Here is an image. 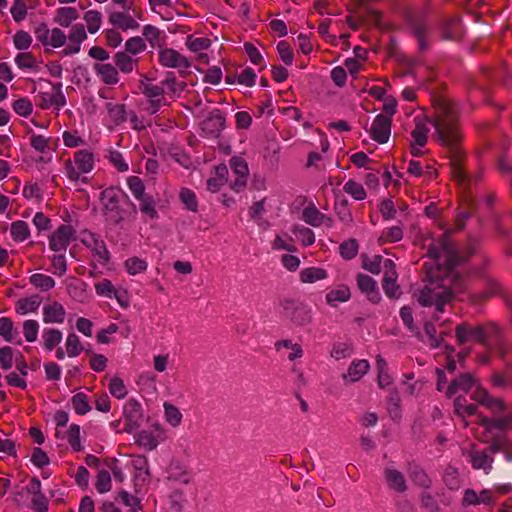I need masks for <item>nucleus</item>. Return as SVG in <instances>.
<instances>
[{"instance_id": "473e14b6", "label": "nucleus", "mask_w": 512, "mask_h": 512, "mask_svg": "<svg viewBox=\"0 0 512 512\" xmlns=\"http://www.w3.org/2000/svg\"><path fill=\"white\" fill-rule=\"evenodd\" d=\"M137 200L139 201V209L144 215L150 219H157L159 217L156 210V200L152 195L147 193L143 197L137 198Z\"/></svg>"}, {"instance_id": "5fc2aeb1", "label": "nucleus", "mask_w": 512, "mask_h": 512, "mask_svg": "<svg viewBox=\"0 0 512 512\" xmlns=\"http://www.w3.org/2000/svg\"><path fill=\"white\" fill-rule=\"evenodd\" d=\"M67 439L68 443L72 447V449L76 452H79L83 449V446L80 442V427L77 424H71L67 431Z\"/></svg>"}, {"instance_id": "1a4fd4ad", "label": "nucleus", "mask_w": 512, "mask_h": 512, "mask_svg": "<svg viewBox=\"0 0 512 512\" xmlns=\"http://www.w3.org/2000/svg\"><path fill=\"white\" fill-rule=\"evenodd\" d=\"M478 209L477 200L470 194H465L460 198L458 207L455 210L454 230L462 231L468 219H470Z\"/></svg>"}, {"instance_id": "f8f14e48", "label": "nucleus", "mask_w": 512, "mask_h": 512, "mask_svg": "<svg viewBox=\"0 0 512 512\" xmlns=\"http://www.w3.org/2000/svg\"><path fill=\"white\" fill-rule=\"evenodd\" d=\"M476 424L484 428V436L492 434L493 430L504 432L512 425V414L509 413L502 417H488L479 413Z\"/></svg>"}, {"instance_id": "dca6fc26", "label": "nucleus", "mask_w": 512, "mask_h": 512, "mask_svg": "<svg viewBox=\"0 0 512 512\" xmlns=\"http://www.w3.org/2000/svg\"><path fill=\"white\" fill-rule=\"evenodd\" d=\"M159 63L166 68L188 69L191 66L190 60L173 48H162L159 51Z\"/></svg>"}, {"instance_id": "f03ea898", "label": "nucleus", "mask_w": 512, "mask_h": 512, "mask_svg": "<svg viewBox=\"0 0 512 512\" xmlns=\"http://www.w3.org/2000/svg\"><path fill=\"white\" fill-rule=\"evenodd\" d=\"M474 386L475 391L472 393L471 399L485 407L493 415H499L507 409L504 400L492 396L471 373H462L453 379L446 390V396L450 398L459 391L468 393Z\"/></svg>"}, {"instance_id": "72a5a7b5", "label": "nucleus", "mask_w": 512, "mask_h": 512, "mask_svg": "<svg viewBox=\"0 0 512 512\" xmlns=\"http://www.w3.org/2000/svg\"><path fill=\"white\" fill-rule=\"evenodd\" d=\"M376 366H377V383L380 388H386L392 384V378L387 370V363L383 359L381 355H377L376 357Z\"/></svg>"}, {"instance_id": "393cba45", "label": "nucleus", "mask_w": 512, "mask_h": 512, "mask_svg": "<svg viewBox=\"0 0 512 512\" xmlns=\"http://www.w3.org/2000/svg\"><path fill=\"white\" fill-rule=\"evenodd\" d=\"M470 462L474 469H491L493 458L488 454V451L473 449L470 452Z\"/></svg>"}, {"instance_id": "f257e3e1", "label": "nucleus", "mask_w": 512, "mask_h": 512, "mask_svg": "<svg viewBox=\"0 0 512 512\" xmlns=\"http://www.w3.org/2000/svg\"><path fill=\"white\" fill-rule=\"evenodd\" d=\"M428 121L435 128L434 138L449 160L451 178L460 186H469L471 177L466 171L465 135L454 103L445 98L436 100L435 114Z\"/></svg>"}, {"instance_id": "ea45409f", "label": "nucleus", "mask_w": 512, "mask_h": 512, "mask_svg": "<svg viewBox=\"0 0 512 512\" xmlns=\"http://www.w3.org/2000/svg\"><path fill=\"white\" fill-rule=\"evenodd\" d=\"M343 190L357 201H362L367 197V192L365 191L363 185L353 179H349L345 183Z\"/></svg>"}, {"instance_id": "49530a36", "label": "nucleus", "mask_w": 512, "mask_h": 512, "mask_svg": "<svg viewBox=\"0 0 512 512\" xmlns=\"http://www.w3.org/2000/svg\"><path fill=\"white\" fill-rule=\"evenodd\" d=\"M400 402H401V399H400L398 391L396 389L391 390L387 403H388V412L393 419L400 418V416H401L400 415V411H401Z\"/></svg>"}, {"instance_id": "a878e982", "label": "nucleus", "mask_w": 512, "mask_h": 512, "mask_svg": "<svg viewBox=\"0 0 512 512\" xmlns=\"http://www.w3.org/2000/svg\"><path fill=\"white\" fill-rule=\"evenodd\" d=\"M415 127L411 132V136L414 139V144L419 147H424L428 141L429 128L425 121L419 117L414 119Z\"/></svg>"}, {"instance_id": "f704fd0d", "label": "nucleus", "mask_w": 512, "mask_h": 512, "mask_svg": "<svg viewBox=\"0 0 512 512\" xmlns=\"http://www.w3.org/2000/svg\"><path fill=\"white\" fill-rule=\"evenodd\" d=\"M11 236L16 242H23L30 237L28 224L23 220L14 221L11 224Z\"/></svg>"}, {"instance_id": "a19ab883", "label": "nucleus", "mask_w": 512, "mask_h": 512, "mask_svg": "<svg viewBox=\"0 0 512 512\" xmlns=\"http://www.w3.org/2000/svg\"><path fill=\"white\" fill-rule=\"evenodd\" d=\"M72 406L78 415H85L91 410V406L88 402V397L83 392L76 393L71 398Z\"/></svg>"}, {"instance_id": "f3484780", "label": "nucleus", "mask_w": 512, "mask_h": 512, "mask_svg": "<svg viewBox=\"0 0 512 512\" xmlns=\"http://www.w3.org/2000/svg\"><path fill=\"white\" fill-rule=\"evenodd\" d=\"M357 286L359 290L366 294L368 300L377 304L381 300L376 281L369 275L359 273L357 275Z\"/></svg>"}, {"instance_id": "de8ad7c7", "label": "nucleus", "mask_w": 512, "mask_h": 512, "mask_svg": "<svg viewBox=\"0 0 512 512\" xmlns=\"http://www.w3.org/2000/svg\"><path fill=\"white\" fill-rule=\"evenodd\" d=\"M410 478L415 484L423 488H429L431 485V479L428 477L426 472L418 466L411 468Z\"/></svg>"}, {"instance_id": "a18cd8bd", "label": "nucleus", "mask_w": 512, "mask_h": 512, "mask_svg": "<svg viewBox=\"0 0 512 512\" xmlns=\"http://www.w3.org/2000/svg\"><path fill=\"white\" fill-rule=\"evenodd\" d=\"M84 20L87 24L89 33L97 32L102 23V14L97 10H89L84 14Z\"/></svg>"}, {"instance_id": "cd10ccee", "label": "nucleus", "mask_w": 512, "mask_h": 512, "mask_svg": "<svg viewBox=\"0 0 512 512\" xmlns=\"http://www.w3.org/2000/svg\"><path fill=\"white\" fill-rule=\"evenodd\" d=\"M79 18V13L74 7H60L56 10L54 21L62 27H69L70 24Z\"/></svg>"}, {"instance_id": "bb28decb", "label": "nucleus", "mask_w": 512, "mask_h": 512, "mask_svg": "<svg viewBox=\"0 0 512 512\" xmlns=\"http://www.w3.org/2000/svg\"><path fill=\"white\" fill-rule=\"evenodd\" d=\"M370 365L367 360H357L353 361L349 366L347 374L343 375V378L346 380L349 378L350 382H356L365 375L369 369Z\"/></svg>"}, {"instance_id": "774afa93", "label": "nucleus", "mask_w": 512, "mask_h": 512, "mask_svg": "<svg viewBox=\"0 0 512 512\" xmlns=\"http://www.w3.org/2000/svg\"><path fill=\"white\" fill-rule=\"evenodd\" d=\"M136 443L148 450H153L157 446V440L152 435V433L147 431H142L137 434Z\"/></svg>"}, {"instance_id": "c03bdc74", "label": "nucleus", "mask_w": 512, "mask_h": 512, "mask_svg": "<svg viewBox=\"0 0 512 512\" xmlns=\"http://www.w3.org/2000/svg\"><path fill=\"white\" fill-rule=\"evenodd\" d=\"M68 39L71 45L77 47L80 51L81 43L87 39V33L85 31L83 24H76L72 26L70 33L68 35Z\"/></svg>"}, {"instance_id": "052dcab7", "label": "nucleus", "mask_w": 512, "mask_h": 512, "mask_svg": "<svg viewBox=\"0 0 512 512\" xmlns=\"http://www.w3.org/2000/svg\"><path fill=\"white\" fill-rule=\"evenodd\" d=\"M125 267L129 274L135 275L144 272L147 269V263L138 257H131L125 261Z\"/></svg>"}, {"instance_id": "e433bc0d", "label": "nucleus", "mask_w": 512, "mask_h": 512, "mask_svg": "<svg viewBox=\"0 0 512 512\" xmlns=\"http://www.w3.org/2000/svg\"><path fill=\"white\" fill-rule=\"evenodd\" d=\"M326 277L327 271L319 267L305 268L300 272V279L303 283H313Z\"/></svg>"}, {"instance_id": "9d476101", "label": "nucleus", "mask_w": 512, "mask_h": 512, "mask_svg": "<svg viewBox=\"0 0 512 512\" xmlns=\"http://www.w3.org/2000/svg\"><path fill=\"white\" fill-rule=\"evenodd\" d=\"M123 415L125 419L123 431L126 433L137 430L141 426L144 418L141 404L133 398L129 399L124 404Z\"/></svg>"}, {"instance_id": "9b49d317", "label": "nucleus", "mask_w": 512, "mask_h": 512, "mask_svg": "<svg viewBox=\"0 0 512 512\" xmlns=\"http://www.w3.org/2000/svg\"><path fill=\"white\" fill-rule=\"evenodd\" d=\"M225 127V114L220 109L212 110L200 123L201 131L207 137L218 138Z\"/></svg>"}, {"instance_id": "6e6552de", "label": "nucleus", "mask_w": 512, "mask_h": 512, "mask_svg": "<svg viewBox=\"0 0 512 512\" xmlns=\"http://www.w3.org/2000/svg\"><path fill=\"white\" fill-rule=\"evenodd\" d=\"M284 315L296 325L303 326L312 320L311 310L299 301L285 299L281 302Z\"/></svg>"}, {"instance_id": "37998d69", "label": "nucleus", "mask_w": 512, "mask_h": 512, "mask_svg": "<svg viewBox=\"0 0 512 512\" xmlns=\"http://www.w3.org/2000/svg\"><path fill=\"white\" fill-rule=\"evenodd\" d=\"M44 347L52 351L62 340V333L58 329H47L43 333Z\"/></svg>"}, {"instance_id": "6e6d98bb", "label": "nucleus", "mask_w": 512, "mask_h": 512, "mask_svg": "<svg viewBox=\"0 0 512 512\" xmlns=\"http://www.w3.org/2000/svg\"><path fill=\"white\" fill-rule=\"evenodd\" d=\"M51 138H46L43 135L35 133L31 134L30 145L37 152L45 153L50 149Z\"/></svg>"}, {"instance_id": "7c9ffc66", "label": "nucleus", "mask_w": 512, "mask_h": 512, "mask_svg": "<svg viewBox=\"0 0 512 512\" xmlns=\"http://www.w3.org/2000/svg\"><path fill=\"white\" fill-rule=\"evenodd\" d=\"M109 118L116 126L121 125L127 120V111L125 104H114L107 102L105 105Z\"/></svg>"}, {"instance_id": "13d9d810", "label": "nucleus", "mask_w": 512, "mask_h": 512, "mask_svg": "<svg viewBox=\"0 0 512 512\" xmlns=\"http://www.w3.org/2000/svg\"><path fill=\"white\" fill-rule=\"evenodd\" d=\"M140 88H141L142 93L149 99H157V98L162 99V97L165 94V90L162 85L159 86V85H153V84L141 82Z\"/></svg>"}, {"instance_id": "ddd939ff", "label": "nucleus", "mask_w": 512, "mask_h": 512, "mask_svg": "<svg viewBox=\"0 0 512 512\" xmlns=\"http://www.w3.org/2000/svg\"><path fill=\"white\" fill-rule=\"evenodd\" d=\"M439 32L442 40H460L464 32L460 16L453 15L443 19L439 27Z\"/></svg>"}, {"instance_id": "20e7f679", "label": "nucleus", "mask_w": 512, "mask_h": 512, "mask_svg": "<svg viewBox=\"0 0 512 512\" xmlns=\"http://www.w3.org/2000/svg\"><path fill=\"white\" fill-rule=\"evenodd\" d=\"M440 246L445 253L444 266L447 274L451 277L452 287L459 292L467 290L465 279L469 278V270L463 273L457 271V268L468 263L470 260L462 251H459L453 242L447 237L440 238Z\"/></svg>"}, {"instance_id": "6ab92c4d", "label": "nucleus", "mask_w": 512, "mask_h": 512, "mask_svg": "<svg viewBox=\"0 0 512 512\" xmlns=\"http://www.w3.org/2000/svg\"><path fill=\"white\" fill-rule=\"evenodd\" d=\"M66 311L63 305L57 301L43 307V321L45 323H62Z\"/></svg>"}, {"instance_id": "c756f323", "label": "nucleus", "mask_w": 512, "mask_h": 512, "mask_svg": "<svg viewBox=\"0 0 512 512\" xmlns=\"http://www.w3.org/2000/svg\"><path fill=\"white\" fill-rule=\"evenodd\" d=\"M385 479L389 487L397 492H404L407 489L403 474L396 469H386Z\"/></svg>"}, {"instance_id": "5701e85b", "label": "nucleus", "mask_w": 512, "mask_h": 512, "mask_svg": "<svg viewBox=\"0 0 512 512\" xmlns=\"http://www.w3.org/2000/svg\"><path fill=\"white\" fill-rule=\"evenodd\" d=\"M114 62L117 69L122 73H131L139 64L138 59L132 58L128 53L119 51L114 55Z\"/></svg>"}, {"instance_id": "338daca9", "label": "nucleus", "mask_w": 512, "mask_h": 512, "mask_svg": "<svg viewBox=\"0 0 512 512\" xmlns=\"http://www.w3.org/2000/svg\"><path fill=\"white\" fill-rule=\"evenodd\" d=\"M13 42L18 50H26L32 43L30 34L24 30H19L13 37Z\"/></svg>"}, {"instance_id": "7ed1b4c3", "label": "nucleus", "mask_w": 512, "mask_h": 512, "mask_svg": "<svg viewBox=\"0 0 512 512\" xmlns=\"http://www.w3.org/2000/svg\"><path fill=\"white\" fill-rule=\"evenodd\" d=\"M99 200L106 220L112 225H120L126 219H134L137 207L119 187L110 186L100 193Z\"/></svg>"}, {"instance_id": "b1692460", "label": "nucleus", "mask_w": 512, "mask_h": 512, "mask_svg": "<svg viewBox=\"0 0 512 512\" xmlns=\"http://www.w3.org/2000/svg\"><path fill=\"white\" fill-rule=\"evenodd\" d=\"M454 413L455 415L465 418L466 416H478V407L475 404H467L466 397L459 395L454 399Z\"/></svg>"}, {"instance_id": "680f3d73", "label": "nucleus", "mask_w": 512, "mask_h": 512, "mask_svg": "<svg viewBox=\"0 0 512 512\" xmlns=\"http://www.w3.org/2000/svg\"><path fill=\"white\" fill-rule=\"evenodd\" d=\"M186 44L191 51L198 52L208 49L211 45V40L206 37L194 38L192 35H190L187 37Z\"/></svg>"}, {"instance_id": "69168bd1", "label": "nucleus", "mask_w": 512, "mask_h": 512, "mask_svg": "<svg viewBox=\"0 0 512 512\" xmlns=\"http://www.w3.org/2000/svg\"><path fill=\"white\" fill-rule=\"evenodd\" d=\"M127 184L136 199L143 197V195L147 194L145 192V185L138 176H130L127 179Z\"/></svg>"}, {"instance_id": "412c9836", "label": "nucleus", "mask_w": 512, "mask_h": 512, "mask_svg": "<svg viewBox=\"0 0 512 512\" xmlns=\"http://www.w3.org/2000/svg\"><path fill=\"white\" fill-rule=\"evenodd\" d=\"M442 289H446L442 285H437V287H429L425 286L419 294L418 302L423 307L432 306L438 298L442 297Z\"/></svg>"}, {"instance_id": "423d86ee", "label": "nucleus", "mask_w": 512, "mask_h": 512, "mask_svg": "<svg viewBox=\"0 0 512 512\" xmlns=\"http://www.w3.org/2000/svg\"><path fill=\"white\" fill-rule=\"evenodd\" d=\"M402 18L408 26L410 33L417 39L419 50L424 52L429 49L428 37L431 28L428 23L427 14L411 7L402 10Z\"/></svg>"}, {"instance_id": "aec40b11", "label": "nucleus", "mask_w": 512, "mask_h": 512, "mask_svg": "<svg viewBox=\"0 0 512 512\" xmlns=\"http://www.w3.org/2000/svg\"><path fill=\"white\" fill-rule=\"evenodd\" d=\"M483 443H490L489 447L485 450L488 454H495L501 451H505L506 446L509 444V439L505 433L502 434H488L480 438Z\"/></svg>"}, {"instance_id": "0eeeda50", "label": "nucleus", "mask_w": 512, "mask_h": 512, "mask_svg": "<svg viewBox=\"0 0 512 512\" xmlns=\"http://www.w3.org/2000/svg\"><path fill=\"white\" fill-rule=\"evenodd\" d=\"M94 168V154L86 149L74 153V159L64 162L67 177L74 182L80 180L81 173H89Z\"/></svg>"}, {"instance_id": "603ef678", "label": "nucleus", "mask_w": 512, "mask_h": 512, "mask_svg": "<svg viewBox=\"0 0 512 512\" xmlns=\"http://www.w3.org/2000/svg\"><path fill=\"white\" fill-rule=\"evenodd\" d=\"M162 86H166L170 93L175 94L177 91L181 92L185 89L186 83H178L174 72H167L165 79L161 82Z\"/></svg>"}, {"instance_id": "c9c22d12", "label": "nucleus", "mask_w": 512, "mask_h": 512, "mask_svg": "<svg viewBox=\"0 0 512 512\" xmlns=\"http://www.w3.org/2000/svg\"><path fill=\"white\" fill-rule=\"evenodd\" d=\"M41 300L38 295L29 298H21L16 303V311L21 314L35 312L40 306Z\"/></svg>"}, {"instance_id": "e2e57ef3", "label": "nucleus", "mask_w": 512, "mask_h": 512, "mask_svg": "<svg viewBox=\"0 0 512 512\" xmlns=\"http://www.w3.org/2000/svg\"><path fill=\"white\" fill-rule=\"evenodd\" d=\"M30 508L34 512H48L49 500L43 492L35 494L31 498Z\"/></svg>"}, {"instance_id": "2eb2a0df", "label": "nucleus", "mask_w": 512, "mask_h": 512, "mask_svg": "<svg viewBox=\"0 0 512 512\" xmlns=\"http://www.w3.org/2000/svg\"><path fill=\"white\" fill-rule=\"evenodd\" d=\"M392 119L383 114H379L374 119L369 130L370 137L379 144L388 142L391 133Z\"/></svg>"}, {"instance_id": "58836bf2", "label": "nucleus", "mask_w": 512, "mask_h": 512, "mask_svg": "<svg viewBox=\"0 0 512 512\" xmlns=\"http://www.w3.org/2000/svg\"><path fill=\"white\" fill-rule=\"evenodd\" d=\"M29 282L42 291H48L55 286V280L48 275L36 273L29 277Z\"/></svg>"}, {"instance_id": "09e8293b", "label": "nucleus", "mask_w": 512, "mask_h": 512, "mask_svg": "<svg viewBox=\"0 0 512 512\" xmlns=\"http://www.w3.org/2000/svg\"><path fill=\"white\" fill-rule=\"evenodd\" d=\"M146 49V43L143 38L136 36L131 37L125 42V51L131 55H137Z\"/></svg>"}, {"instance_id": "3c124183", "label": "nucleus", "mask_w": 512, "mask_h": 512, "mask_svg": "<svg viewBox=\"0 0 512 512\" xmlns=\"http://www.w3.org/2000/svg\"><path fill=\"white\" fill-rule=\"evenodd\" d=\"M179 197L188 210L192 212L198 211V202L196 199V195L192 190L188 188H183L180 191Z\"/></svg>"}, {"instance_id": "4c0bfd02", "label": "nucleus", "mask_w": 512, "mask_h": 512, "mask_svg": "<svg viewBox=\"0 0 512 512\" xmlns=\"http://www.w3.org/2000/svg\"><path fill=\"white\" fill-rule=\"evenodd\" d=\"M350 297V288L346 285H340L337 289L331 290L326 294V301L329 305H334V302H346Z\"/></svg>"}, {"instance_id": "2f4dec72", "label": "nucleus", "mask_w": 512, "mask_h": 512, "mask_svg": "<svg viewBox=\"0 0 512 512\" xmlns=\"http://www.w3.org/2000/svg\"><path fill=\"white\" fill-rule=\"evenodd\" d=\"M91 240L92 243L87 244V246L91 248L93 254L97 256L100 261L104 264L108 263L110 260V253L105 242L99 239L95 234H91Z\"/></svg>"}, {"instance_id": "4be33fe9", "label": "nucleus", "mask_w": 512, "mask_h": 512, "mask_svg": "<svg viewBox=\"0 0 512 512\" xmlns=\"http://www.w3.org/2000/svg\"><path fill=\"white\" fill-rule=\"evenodd\" d=\"M109 22L123 31L139 28V23L124 12H112L109 15Z\"/></svg>"}, {"instance_id": "8fccbe9b", "label": "nucleus", "mask_w": 512, "mask_h": 512, "mask_svg": "<svg viewBox=\"0 0 512 512\" xmlns=\"http://www.w3.org/2000/svg\"><path fill=\"white\" fill-rule=\"evenodd\" d=\"M358 247V243L355 239L344 241L339 247L340 255L346 260H351L357 255Z\"/></svg>"}, {"instance_id": "bf43d9fd", "label": "nucleus", "mask_w": 512, "mask_h": 512, "mask_svg": "<svg viewBox=\"0 0 512 512\" xmlns=\"http://www.w3.org/2000/svg\"><path fill=\"white\" fill-rule=\"evenodd\" d=\"M95 487L101 494L111 490V476L107 470H100L98 472Z\"/></svg>"}, {"instance_id": "c85d7f7f", "label": "nucleus", "mask_w": 512, "mask_h": 512, "mask_svg": "<svg viewBox=\"0 0 512 512\" xmlns=\"http://www.w3.org/2000/svg\"><path fill=\"white\" fill-rule=\"evenodd\" d=\"M302 219L309 225L318 227L322 223H324V220L326 219V215L320 212L316 206L311 203L307 207L303 209L302 212Z\"/></svg>"}, {"instance_id": "a211bd4d", "label": "nucleus", "mask_w": 512, "mask_h": 512, "mask_svg": "<svg viewBox=\"0 0 512 512\" xmlns=\"http://www.w3.org/2000/svg\"><path fill=\"white\" fill-rule=\"evenodd\" d=\"M93 68L104 84L115 85L119 82V73L116 66L109 63H96Z\"/></svg>"}, {"instance_id": "39448f33", "label": "nucleus", "mask_w": 512, "mask_h": 512, "mask_svg": "<svg viewBox=\"0 0 512 512\" xmlns=\"http://www.w3.org/2000/svg\"><path fill=\"white\" fill-rule=\"evenodd\" d=\"M455 334L459 345L475 340L486 349H490L493 344H498L500 341V327L493 322L476 326L463 322L456 326Z\"/></svg>"}, {"instance_id": "0e129e2a", "label": "nucleus", "mask_w": 512, "mask_h": 512, "mask_svg": "<svg viewBox=\"0 0 512 512\" xmlns=\"http://www.w3.org/2000/svg\"><path fill=\"white\" fill-rule=\"evenodd\" d=\"M13 110L20 116L28 117L32 113V103L28 98H20L13 102Z\"/></svg>"}, {"instance_id": "4468645a", "label": "nucleus", "mask_w": 512, "mask_h": 512, "mask_svg": "<svg viewBox=\"0 0 512 512\" xmlns=\"http://www.w3.org/2000/svg\"><path fill=\"white\" fill-rule=\"evenodd\" d=\"M75 229L70 225H60L50 236L49 247L53 251H65L75 237Z\"/></svg>"}, {"instance_id": "864d4df0", "label": "nucleus", "mask_w": 512, "mask_h": 512, "mask_svg": "<svg viewBox=\"0 0 512 512\" xmlns=\"http://www.w3.org/2000/svg\"><path fill=\"white\" fill-rule=\"evenodd\" d=\"M83 350L79 337L75 333H70L66 339V351L69 357L78 356Z\"/></svg>"}, {"instance_id": "79ce46f5", "label": "nucleus", "mask_w": 512, "mask_h": 512, "mask_svg": "<svg viewBox=\"0 0 512 512\" xmlns=\"http://www.w3.org/2000/svg\"><path fill=\"white\" fill-rule=\"evenodd\" d=\"M403 238V229L400 226H393L385 229L378 241L380 244L398 242Z\"/></svg>"}, {"instance_id": "4d7b16f0", "label": "nucleus", "mask_w": 512, "mask_h": 512, "mask_svg": "<svg viewBox=\"0 0 512 512\" xmlns=\"http://www.w3.org/2000/svg\"><path fill=\"white\" fill-rule=\"evenodd\" d=\"M109 391L117 399L125 398L128 393L123 380L117 376L110 380Z\"/></svg>"}]
</instances>
